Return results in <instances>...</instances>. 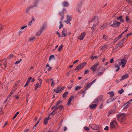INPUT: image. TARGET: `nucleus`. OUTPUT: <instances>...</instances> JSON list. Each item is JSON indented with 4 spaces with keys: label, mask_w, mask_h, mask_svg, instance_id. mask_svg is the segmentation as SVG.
Returning a JSON list of instances; mask_svg holds the SVG:
<instances>
[{
    "label": "nucleus",
    "mask_w": 132,
    "mask_h": 132,
    "mask_svg": "<svg viewBox=\"0 0 132 132\" xmlns=\"http://www.w3.org/2000/svg\"><path fill=\"white\" fill-rule=\"evenodd\" d=\"M98 18L96 16H94L92 20L89 22V23H92L93 25V27H91L92 30L94 29V28L98 24Z\"/></svg>",
    "instance_id": "1"
},
{
    "label": "nucleus",
    "mask_w": 132,
    "mask_h": 132,
    "mask_svg": "<svg viewBox=\"0 0 132 132\" xmlns=\"http://www.w3.org/2000/svg\"><path fill=\"white\" fill-rule=\"evenodd\" d=\"M118 120L121 122H123L126 120V115L124 113H121L117 114Z\"/></svg>",
    "instance_id": "2"
},
{
    "label": "nucleus",
    "mask_w": 132,
    "mask_h": 132,
    "mask_svg": "<svg viewBox=\"0 0 132 132\" xmlns=\"http://www.w3.org/2000/svg\"><path fill=\"white\" fill-rule=\"evenodd\" d=\"M118 125L116 121L115 120L112 121L110 123V128L111 129H115L118 127Z\"/></svg>",
    "instance_id": "3"
},
{
    "label": "nucleus",
    "mask_w": 132,
    "mask_h": 132,
    "mask_svg": "<svg viewBox=\"0 0 132 132\" xmlns=\"http://www.w3.org/2000/svg\"><path fill=\"white\" fill-rule=\"evenodd\" d=\"M86 62H84L81 63L75 69V70H78L80 69H81L83 68L84 67L86 66Z\"/></svg>",
    "instance_id": "4"
},
{
    "label": "nucleus",
    "mask_w": 132,
    "mask_h": 132,
    "mask_svg": "<svg viewBox=\"0 0 132 132\" xmlns=\"http://www.w3.org/2000/svg\"><path fill=\"white\" fill-rule=\"evenodd\" d=\"M103 99V96L102 95L96 97L94 100L93 103H97L99 102L102 100Z\"/></svg>",
    "instance_id": "5"
},
{
    "label": "nucleus",
    "mask_w": 132,
    "mask_h": 132,
    "mask_svg": "<svg viewBox=\"0 0 132 132\" xmlns=\"http://www.w3.org/2000/svg\"><path fill=\"white\" fill-rule=\"evenodd\" d=\"M66 13V10L65 9H63L62 11L60 12L59 14L61 16V20L62 21L64 19V16L63 15Z\"/></svg>",
    "instance_id": "6"
},
{
    "label": "nucleus",
    "mask_w": 132,
    "mask_h": 132,
    "mask_svg": "<svg viewBox=\"0 0 132 132\" xmlns=\"http://www.w3.org/2000/svg\"><path fill=\"white\" fill-rule=\"evenodd\" d=\"M120 23V22L114 21L113 22V24H111L110 26L113 27H117L119 26Z\"/></svg>",
    "instance_id": "7"
},
{
    "label": "nucleus",
    "mask_w": 132,
    "mask_h": 132,
    "mask_svg": "<svg viewBox=\"0 0 132 132\" xmlns=\"http://www.w3.org/2000/svg\"><path fill=\"white\" fill-rule=\"evenodd\" d=\"M66 18L67 20L65 21V22L67 24L69 23L71 21V18L70 15L67 14L66 16Z\"/></svg>",
    "instance_id": "8"
},
{
    "label": "nucleus",
    "mask_w": 132,
    "mask_h": 132,
    "mask_svg": "<svg viewBox=\"0 0 132 132\" xmlns=\"http://www.w3.org/2000/svg\"><path fill=\"white\" fill-rule=\"evenodd\" d=\"M86 35V33L85 32L82 33L80 35L78 36L77 38L78 39L80 40H83Z\"/></svg>",
    "instance_id": "9"
},
{
    "label": "nucleus",
    "mask_w": 132,
    "mask_h": 132,
    "mask_svg": "<svg viewBox=\"0 0 132 132\" xmlns=\"http://www.w3.org/2000/svg\"><path fill=\"white\" fill-rule=\"evenodd\" d=\"M89 127L94 130H97L98 129V126L94 124H90L89 125Z\"/></svg>",
    "instance_id": "10"
},
{
    "label": "nucleus",
    "mask_w": 132,
    "mask_h": 132,
    "mask_svg": "<svg viewBox=\"0 0 132 132\" xmlns=\"http://www.w3.org/2000/svg\"><path fill=\"white\" fill-rule=\"evenodd\" d=\"M98 64L99 63H95L92 67L91 68V69L93 71H95L97 68V67L98 65Z\"/></svg>",
    "instance_id": "11"
},
{
    "label": "nucleus",
    "mask_w": 132,
    "mask_h": 132,
    "mask_svg": "<svg viewBox=\"0 0 132 132\" xmlns=\"http://www.w3.org/2000/svg\"><path fill=\"white\" fill-rule=\"evenodd\" d=\"M127 61V60H125V59H123L121 60V63L122 64V68H123L125 66Z\"/></svg>",
    "instance_id": "12"
},
{
    "label": "nucleus",
    "mask_w": 132,
    "mask_h": 132,
    "mask_svg": "<svg viewBox=\"0 0 132 132\" xmlns=\"http://www.w3.org/2000/svg\"><path fill=\"white\" fill-rule=\"evenodd\" d=\"M123 44V42L122 41H120L119 42V43L116 45V46H115V49L117 48L118 47L120 46L121 45ZM123 46V45H122L121 47H122Z\"/></svg>",
    "instance_id": "13"
},
{
    "label": "nucleus",
    "mask_w": 132,
    "mask_h": 132,
    "mask_svg": "<svg viewBox=\"0 0 132 132\" xmlns=\"http://www.w3.org/2000/svg\"><path fill=\"white\" fill-rule=\"evenodd\" d=\"M67 32V30L64 29L61 32L62 36L63 37H64L66 35Z\"/></svg>",
    "instance_id": "14"
},
{
    "label": "nucleus",
    "mask_w": 132,
    "mask_h": 132,
    "mask_svg": "<svg viewBox=\"0 0 132 132\" xmlns=\"http://www.w3.org/2000/svg\"><path fill=\"white\" fill-rule=\"evenodd\" d=\"M54 91L56 93H58L61 91V89H60V87H59L58 86L57 87L56 89H54Z\"/></svg>",
    "instance_id": "15"
},
{
    "label": "nucleus",
    "mask_w": 132,
    "mask_h": 132,
    "mask_svg": "<svg viewBox=\"0 0 132 132\" xmlns=\"http://www.w3.org/2000/svg\"><path fill=\"white\" fill-rule=\"evenodd\" d=\"M109 44L106 45V44H105L101 48V49L103 51H104L107 48H108V47L109 46Z\"/></svg>",
    "instance_id": "16"
},
{
    "label": "nucleus",
    "mask_w": 132,
    "mask_h": 132,
    "mask_svg": "<svg viewBox=\"0 0 132 132\" xmlns=\"http://www.w3.org/2000/svg\"><path fill=\"white\" fill-rule=\"evenodd\" d=\"M116 99V98H110L107 100L106 103L108 104L114 101Z\"/></svg>",
    "instance_id": "17"
},
{
    "label": "nucleus",
    "mask_w": 132,
    "mask_h": 132,
    "mask_svg": "<svg viewBox=\"0 0 132 132\" xmlns=\"http://www.w3.org/2000/svg\"><path fill=\"white\" fill-rule=\"evenodd\" d=\"M50 119V116H49L48 118H46L44 119V123L45 125H47L48 122V121L49 119Z\"/></svg>",
    "instance_id": "18"
},
{
    "label": "nucleus",
    "mask_w": 132,
    "mask_h": 132,
    "mask_svg": "<svg viewBox=\"0 0 132 132\" xmlns=\"http://www.w3.org/2000/svg\"><path fill=\"white\" fill-rule=\"evenodd\" d=\"M40 0H35L34 2V4L32 5L31 7H36V6H37V4L39 2V1Z\"/></svg>",
    "instance_id": "19"
},
{
    "label": "nucleus",
    "mask_w": 132,
    "mask_h": 132,
    "mask_svg": "<svg viewBox=\"0 0 132 132\" xmlns=\"http://www.w3.org/2000/svg\"><path fill=\"white\" fill-rule=\"evenodd\" d=\"M97 105L96 104H91L89 105V107L91 109H93L96 108Z\"/></svg>",
    "instance_id": "20"
},
{
    "label": "nucleus",
    "mask_w": 132,
    "mask_h": 132,
    "mask_svg": "<svg viewBox=\"0 0 132 132\" xmlns=\"http://www.w3.org/2000/svg\"><path fill=\"white\" fill-rule=\"evenodd\" d=\"M62 5L65 7H67L69 5V4L67 2L64 1L62 3Z\"/></svg>",
    "instance_id": "21"
},
{
    "label": "nucleus",
    "mask_w": 132,
    "mask_h": 132,
    "mask_svg": "<svg viewBox=\"0 0 132 132\" xmlns=\"http://www.w3.org/2000/svg\"><path fill=\"white\" fill-rule=\"evenodd\" d=\"M128 77V74L124 75L120 79V80L121 81L126 78H127Z\"/></svg>",
    "instance_id": "22"
},
{
    "label": "nucleus",
    "mask_w": 132,
    "mask_h": 132,
    "mask_svg": "<svg viewBox=\"0 0 132 132\" xmlns=\"http://www.w3.org/2000/svg\"><path fill=\"white\" fill-rule=\"evenodd\" d=\"M16 89V88H14L11 91V92L9 94V95L8 96L7 98H10L11 96V95L15 91Z\"/></svg>",
    "instance_id": "23"
},
{
    "label": "nucleus",
    "mask_w": 132,
    "mask_h": 132,
    "mask_svg": "<svg viewBox=\"0 0 132 132\" xmlns=\"http://www.w3.org/2000/svg\"><path fill=\"white\" fill-rule=\"evenodd\" d=\"M114 68L115 69V70L116 72H117L120 69L119 66L117 64H116L114 67Z\"/></svg>",
    "instance_id": "24"
},
{
    "label": "nucleus",
    "mask_w": 132,
    "mask_h": 132,
    "mask_svg": "<svg viewBox=\"0 0 132 132\" xmlns=\"http://www.w3.org/2000/svg\"><path fill=\"white\" fill-rule=\"evenodd\" d=\"M92 85V84L91 83L88 84L85 88V91H86Z\"/></svg>",
    "instance_id": "25"
},
{
    "label": "nucleus",
    "mask_w": 132,
    "mask_h": 132,
    "mask_svg": "<svg viewBox=\"0 0 132 132\" xmlns=\"http://www.w3.org/2000/svg\"><path fill=\"white\" fill-rule=\"evenodd\" d=\"M41 85H40V84H39L38 83H37L35 85V87L36 88V89L38 87H41Z\"/></svg>",
    "instance_id": "26"
},
{
    "label": "nucleus",
    "mask_w": 132,
    "mask_h": 132,
    "mask_svg": "<svg viewBox=\"0 0 132 132\" xmlns=\"http://www.w3.org/2000/svg\"><path fill=\"white\" fill-rule=\"evenodd\" d=\"M108 93L110 95V97H113L114 95V93L113 91L109 92Z\"/></svg>",
    "instance_id": "27"
},
{
    "label": "nucleus",
    "mask_w": 132,
    "mask_h": 132,
    "mask_svg": "<svg viewBox=\"0 0 132 132\" xmlns=\"http://www.w3.org/2000/svg\"><path fill=\"white\" fill-rule=\"evenodd\" d=\"M32 12V9H27L26 12L28 13H31Z\"/></svg>",
    "instance_id": "28"
},
{
    "label": "nucleus",
    "mask_w": 132,
    "mask_h": 132,
    "mask_svg": "<svg viewBox=\"0 0 132 132\" xmlns=\"http://www.w3.org/2000/svg\"><path fill=\"white\" fill-rule=\"evenodd\" d=\"M68 92H67L64 93L62 95V97L63 98H66V96L68 94Z\"/></svg>",
    "instance_id": "29"
},
{
    "label": "nucleus",
    "mask_w": 132,
    "mask_h": 132,
    "mask_svg": "<svg viewBox=\"0 0 132 132\" xmlns=\"http://www.w3.org/2000/svg\"><path fill=\"white\" fill-rule=\"evenodd\" d=\"M123 106H125L123 108V109H126L127 108L129 107V105L128 104V103H126L125 104L123 105Z\"/></svg>",
    "instance_id": "30"
},
{
    "label": "nucleus",
    "mask_w": 132,
    "mask_h": 132,
    "mask_svg": "<svg viewBox=\"0 0 132 132\" xmlns=\"http://www.w3.org/2000/svg\"><path fill=\"white\" fill-rule=\"evenodd\" d=\"M123 33H124V32H122L120 36H119L118 37V38H117L116 39H114V40H115V42L116 41H117V40H119V38H120L122 37V34Z\"/></svg>",
    "instance_id": "31"
},
{
    "label": "nucleus",
    "mask_w": 132,
    "mask_h": 132,
    "mask_svg": "<svg viewBox=\"0 0 132 132\" xmlns=\"http://www.w3.org/2000/svg\"><path fill=\"white\" fill-rule=\"evenodd\" d=\"M63 47V46L62 45H61L58 48V51L59 52L61 51Z\"/></svg>",
    "instance_id": "32"
},
{
    "label": "nucleus",
    "mask_w": 132,
    "mask_h": 132,
    "mask_svg": "<svg viewBox=\"0 0 132 132\" xmlns=\"http://www.w3.org/2000/svg\"><path fill=\"white\" fill-rule=\"evenodd\" d=\"M115 111L114 110H111L109 112V114L108 115V116L109 117L110 116V115L112 113H115Z\"/></svg>",
    "instance_id": "33"
},
{
    "label": "nucleus",
    "mask_w": 132,
    "mask_h": 132,
    "mask_svg": "<svg viewBox=\"0 0 132 132\" xmlns=\"http://www.w3.org/2000/svg\"><path fill=\"white\" fill-rule=\"evenodd\" d=\"M81 88V87L80 86H76L75 87V89L76 90L80 89Z\"/></svg>",
    "instance_id": "34"
},
{
    "label": "nucleus",
    "mask_w": 132,
    "mask_h": 132,
    "mask_svg": "<svg viewBox=\"0 0 132 132\" xmlns=\"http://www.w3.org/2000/svg\"><path fill=\"white\" fill-rule=\"evenodd\" d=\"M32 19L31 20V21H30L29 22V23L28 24V25H30L32 22H33V21L34 22V21H35V19H34V18L33 17H32Z\"/></svg>",
    "instance_id": "35"
},
{
    "label": "nucleus",
    "mask_w": 132,
    "mask_h": 132,
    "mask_svg": "<svg viewBox=\"0 0 132 132\" xmlns=\"http://www.w3.org/2000/svg\"><path fill=\"white\" fill-rule=\"evenodd\" d=\"M46 26H45L44 25L42 26V27L40 29V31H41V32H42L44 30Z\"/></svg>",
    "instance_id": "36"
},
{
    "label": "nucleus",
    "mask_w": 132,
    "mask_h": 132,
    "mask_svg": "<svg viewBox=\"0 0 132 132\" xmlns=\"http://www.w3.org/2000/svg\"><path fill=\"white\" fill-rule=\"evenodd\" d=\"M54 57V56L53 55H51L49 58V60L50 61V60L51 59H52Z\"/></svg>",
    "instance_id": "37"
},
{
    "label": "nucleus",
    "mask_w": 132,
    "mask_h": 132,
    "mask_svg": "<svg viewBox=\"0 0 132 132\" xmlns=\"http://www.w3.org/2000/svg\"><path fill=\"white\" fill-rule=\"evenodd\" d=\"M19 112H17L15 114L14 116L13 117V120H14L15 119V118L16 117L17 115L19 114Z\"/></svg>",
    "instance_id": "38"
},
{
    "label": "nucleus",
    "mask_w": 132,
    "mask_h": 132,
    "mask_svg": "<svg viewBox=\"0 0 132 132\" xmlns=\"http://www.w3.org/2000/svg\"><path fill=\"white\" fill-rule=\"evenodd\" d=\"M124 92V90L122 88H121L120 90H119L118 91V92L120 94H121L122 93Z\"/></svg>",
    "instance_id": "39"
},
{
    "label": "nucleus",
    "mask_w": 132,
    "mask_h": 132,
    "mask_svg": "<svg viewBox=\"0 0 132 132\" xmlns=\"http://www.w3.org/2000/svg\"><path fill=\"white\" fill-rule=\"evenodd\" d=\"M56 113V112H55L54 110L49 115V116L51 115H54Z\"/></svg>",
    "instance_id": "40"
},
{
    "label": "nucleus",
    "mask_w": 132,
    "mask_h": 132,
    "mask_svg": "<svg viewBox=\"0 0 132 132\" xmlns=\"http://www.w3.org/2000/svg\"><path fill=\"white\" fill-rule=\"evenodd\" d=\"M104 70H103V71L102 72H99L97 73V75L98 76H99L101 75L102 74L103 72H104Z\"/></svg>",
    "instance_id": "41"
},
{
    "label": "nucleus",
    "mask_w": 132,
    "mask_h": 132,
    "mask_svg": "<svg viewBox=\"0 0 132 132\" xmlns=\"http://www.w3.org/2000/svg\"><path fill=\"white\" fill-rule=\"evenodd\" d=\"M62 21L61 20V21H60V25L59 27V29H60L63 26V24H62Z\"/></svg>",
    "instance_id": "42"
},
{
    "label": "nucleus",
    "mask_w": 132,
    "mask_h": 132,
    "mask_svg": "<svg viewBox=\"0 0 132 132\" xmlns=\"http://www.w3.org/2000/svg\"><path fill=\"white\" fill-rule=\"evenodd\" d=\"M82 4V2H80L79 4L78 5V7L79 8H80L81 7V6Z\"/></svg>",
    "instance_id": "43"
},
{
    "label": "nucleus",
    "mask_w": 132,
    "mask_h": 132,
    "mask_svg": "<svg viewBox=\"0 0 132 132\" xmlns=\"http://www.w3.org/2000/svg\"><path fill=\"white\" fill-rule=\"evenodd\" d=\"M42 32L40 31V30L38 31L36 33V35L37 36H39L42 33Z\"/></svg>",
    "instance_id": "44"
},
{
    "label": "nucleus",
    "mask_w": 132,
    "mask_h": 132,
    "mask_svg": "<svg viewBox=\"0 0 132 132\" xmlns=\"http://www.w3.org/2000/svg\"><path fill=\"white\" fill-rule=\"evenodd\" d=\"M59 107L60 111H61L63 108V107L62 105H60Z\"/></svg>",
    "instance_id": "45"
},
{
    "label": "nucleus",
    "mask_w": 132,
    "mask_h": 132,
    "mask_svg": "<svg viewBox=\"0 0 132 132\" xmlns=\"http://www.w3.org/2000/svg\"><path fill=\"white\" fill-rule=\"evenodd\" d=\"M21 61L22 59H20V60L19 61H17L15 62V64H17L20 63V62Z\"/></svg>",
    "instance_id": "46"
},
{
    "label": "nucleus",
    "mask_w": 132,
    "mask_h": 132,
    "mask_svg": "<svg viewBox=\"0 0 132 132\" xmlns=\"http://www.w3.org/2000/svg\"><path fill=\"white\" fill-rule=\"evenodd\" d=\"M62 103V102L60 101H58L57 102V103L55 105L56 106H58L60 104H61Z\"/></svg>",
    "instance_id": "47"
},
{
    "label": "nucleus",
    "mask_w": 132,
    "mask_h": 132,
    "mask_svg": "<svg viewBox=\"0 0 132 132\" xmlns=\"http://www.w3.org/2000/svg\"><path fill=\"white\" fill-rule=\"evenodd\" d=\"M35 38L34 37H31L29 38V40L31 41H33Z\"/></svg>",
    "instance_id": "48"
},
{
    "label": "nucleus",
    "mask_w": 132,
    "mask_h": 132,
    "mask_svg": "<svg viewBox=\"0 0 132 132\" xmlns=\"http://www.w3.org/2000/svg\"><path fill=\"white\" fill-rule=\"evenodd\" d=\"M84 129L86 130L87 131H88L89 130V128L87 126L85 127H84Z\"/></svg>",
    "instance_id": "49"
},
{
    "label": "nucleus",
    "mask_w": 132,
    "mask_h": 132,
    "mask_svg": "<svg viewBox=\"0 0 132 132\" xmlns=\"http://www.w3.org/2000/svg\"><path fill=\"white\" fill-rule=\"evenodd\" d=\"M103 107V103H102L101 104V105L99 107V108L100 109H101Z\"/></svg>",
    "instance_id": "50"
},
{
    "label": "nucleus",
    "mask_w": 132,
    "mask_h": 132,
    "mask_svg": "<svg viewBox=\"0 0 132 132\" xmlns=\"http://www.w3.org/2000/svg\"><path fill=\"white\" fill-rule=\"evenodd\" d=\"M74 97V96H70V97L69 98V100L70 101H71L72 100L73 98Z\"/></svg>",
    "instance_id": "51"
},
{
    "label": "nucleus",
    "mask_w": 132,
    "mask_h": 132,
    "mask_svg": "<svg viewBox=\"0 0 132 132\" xmlns=\"http://www.w3.org/2000/svg\"><path fill=\"white\" fill-rule=\"evenodd\" d=\"M74 97V96H70V97L69 98V100L70 101H71L72 100L73 98Z\"/></svg>",
    "instance_id": "52"
},
{
    "label": "nucleus",
    "mask_w": 132,
    "mask_h": 132,
    "mask_svg": "<svg viewBox=\"0 0 132 132\" xmlns=\"http://www.w3.org/2000/svg\"><path fill=\"white\" fill-rule=\"evenodd\" d=\"M103 38L104 39L106 40L107 38V36L105 35H103Z\"/></svg>",
    "instance_id": "53"
},
{
    "label": "nucleus",
    "mask_w": 132,
    "mask_h": 132,
    "mask_svg": "<svg viewBox=\"0 0 132 132\" xmlns=\"http://www.w3.org/2000/svg\"><path fill=\"white\" fill-rule=\"evenodd\" d=\"M57 106H56L55 108V109L54 110V111L56 112L57 111V110L59 109V107H58Z\"/></svg>",
    "instance_id": "54"
},
{
    "label": "nucleus",
    "mask_w": 132,
    "mask_h": 132,
    "mask_svg": "<svg viewBox=\"0 0 132 132\" xmlns=\"http://www.w3.org/2000/svg\"><path fill=\"white\" fill-rule=\"evenodd\" d=\"M113 58H112L110 60V63H112L114 62V61L113 60Z\"/></svg>",
    "instance_id": "55"
},
{
    "label": "nucleus",
    "mask_w": 132,
    "mask_h": 132,
    "mask_svg": "<svg viewBox=\"0 0 132 132\" xmlns=\"http://www.w3.org/2000/svg\"><path fill=\"white\" fill-rule=\"evenodd\" d=\"M129 57V56L127 55H126L125 56V58L124 59L125 60H127Z\"/></svg>",
    "instance_id": "56"
},
{
    "label": "nucleus",
    "mask_w": 132,
    "mask_h": 132,
    "mask_svg": "<svg viewBox=\"0 0 132 132\" xmlns=\"http://www.w3.org/2000/svg\"><path fill=\"white\" fill-rule=\"evenodd\" d=\"M131 34H132V33L131 32L129 34H127V36H126L125 38H127L129 36L131 35Z\"/></svg>",
    "instance_id": "57"
},
{
    "label": "nucleus",
    "mask_w": 132,
    "mask_h": 132,
    "mask_svg": "<svg viewBox=\"0 0 132 132\" xmlns=\"http://www.w3.org/2000/svg\"><path fill=\"white\" fill-rule=\"evenodd\" d=\"M13 56V54H10V55L8 57V58L9 59H11L12 58Z\"/></svg>",
    "instance_id": "58"
},
{
    "label": "nucleus",
    "mask_w": 132,
    "mask_h": 132,
    "mask_svg": "<svg viewBox=\"0 0 132 132\" xmlns=\"http://www.w3.org/2000/svg\"><path fill=\"white\" fill-rule=\"evenodd\" d=\"M37 123H36L35 124V125L34 126V127H33V130H34V131H35L36 130V129L35 128V127H36L37 126Z\"/></svg>",
    "instance_id": "59"
},
{
    "label": "nucleus",
    "mask_w": 132,
    "mask_h": 132,
    "mask_svg": "<svg viewBox=\"0 0 132 132\" xmlns=\"http://www.w3.org/2000/svg\"><path fill=\"white\" fill-rule=\"evenodd\" d=\"M29 82L28 81H27V82L24 86V87H25L27 86H28L29 85Z\"/></svg>",
    "instance_id": "60"
},
{
    "label": "nucleus",
    "mask_w": 132,
    "mask_h": 132,
    "mask_svg": "<svg viewBox=\"0 0 132 132\" xmlns=\"http://www.w3.org/2000/svg\"><path fill=\"white\" fill-rule=\"evenodd\" d=\"M89 72V71L88 70H86L85 71L84 75L87 74V73Z\"/></svg>",
    "instance_id": "61"
},
{
    "label": "nucleus",
    "mask_w": 132,
    "mask_h": 132,
    "mask_svg": "<svg viewBox=\"0 0 132 132\" xmlns=\"http://www.w3.org/2000/svg\"><path fill=\"white\" fill-rule=\"evenodd\" d=\"M122 18V16H120L119 17H117V19L118 20H119V19H121Z\"/></svg>",
    "instance_id": "62"
},
{
    "label": "nucleus",
    "mask_w": 132,
    "mask_h": 132,
    "mask_svg": "<svg viewBox=\"0 0 132 132\" xmlns=\"http://www.w3.org/2000/svg\"><path fill=\"white\" fill-rule=\"evenodd\" d=\"M104 129L105 130H108L109 129V127L108 126H106L104 128Z\"/></svg>",
    "instance_id": "63"
},
{
    "label": "nucleus",
    "mask_w": 132,
    "mask_h": 132,
    "mask_svg": "<svg viewBox=\"0 0 132 132\" xmlns=\"http://www.w3.org/2000/svg\"><path fill=\"white\" fill-rule=\"evenodd\" d=\"M54 81H52L51 84V86L52 87H53L54 86Z\"/></svg>",
    "instance_id": "64"
}]
</instances>
